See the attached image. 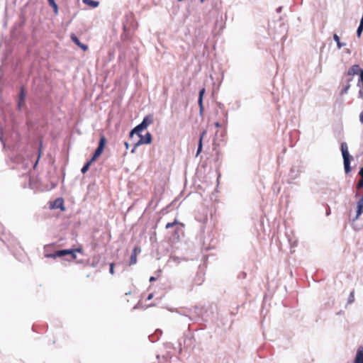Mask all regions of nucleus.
Listing matches in <instances>:
<instances>
[{"label":"nucleus","instance_id":"obj_13","mask_svg":"<svg viewBox=\"0 0 363 363\" xmlns=\"http://www.w3.org/2000/svg\"><path fill=\"white\" fill-rule=\"evenodd\" d=\"M206 134V131L203 130L200 135L199 145H198V150H197V153H196L197 155L201 152V151L202 150V146H203L202 141H203V137Z\"/></svg>","mask_w":363,"mask_h":363},{"label":"nucleus","instance_id":"obj_26","mask_svg":"<svg viewBox=\"0 0 363 363\" xmlns=\"http://www.w3.org/2000/svg\"><path fill=\"white\" fill-rule=\"evenodd\" d=\"M359 174L360 175V177L362 178H363V167L360 168L359 172Z\"/></svg>","mask_w":363,"mask_h":363},{"label":"nucleus","instance_id":"obj_23","mask_svg":"<svg viewBox=\"0 0 363 363\" xmlns=\"http://www.w3.org/2000/svg\"><path fill=\"white\" fill-rule=\"evenodd\" d=\"M40 155H41V151L40 150L39 151V154H38V159L36 160V162H35L34 165H33V169H35L37 165H38V160L40 159Z\"/></svg>","mask_w":363,"mask_h":363},{"label":"nucleus","instance_id":"obj_17","mask_svg":"<svg viewBox=\"0 0 363 363\" xmlns=\"http://www.w3.org/2000/svg\"><path fill=\"white\" fill-rule=\"evenodd\" d=\"M333 39L337 43V45L338 48H341L342 47H343L345 45V44L340 43V38L337 34L333 35Z\"/></svg>","mask_w":363,"mask_h":363},{"label":"nucleus","instance_id":"obj_31","mask_svg":"<svg viewBox=\"0 0 363 363\" xmlns=\"http://www.w3.org/2000/svg\"><path fill=\"white\" fill-rule=\"evenodd\" d=\"M155 280V278L154 277H151L150 278V281L152 282V281H154Z\"/></svg>","mask_w":363,"mask_h":363},{"label":"nucleus","instance_id":"obj_7","mask_svg":"<svg viewBox=\"0 0 363 363\" xmlns=\"http://www.w3.org/2000/svg\"><path fill=\"white\" fill-rule=\"evenodd\" d=\"M140 139L138 142L137 145L141 144H150L152 142V135L150 133H147L145 136L138 133Z\"/></svg>","mask_w":363,"mask_h":363},{"label":"nucleus","instance_id":"obj_21","mask_svg":"<svg viewBox=\"0 0 363 363\" xmlns=\"http://www.w3.org/2000/svg\"><path fill=\"white\" fill-rule=\"evenodd\" d=\"M357 189L363 188V178H362L357 183Z\"/></svg>","mask_w":363,"mask_h":363},{"label":"nucleus","instance_id":"obj_34","mask_svg":"<svg viewBox=\"0 0 363 363\" xmlns=\"http://www.w3.org/2000/svg\"><path fill=\"white\" fill-rule=\"evenodd\" d=\"M359 28H360V29H363V25L359 24Z\"/></svg>","mask_w":363,"mask_h":363},{"label":"nucleus","instance_id":"obj_30","mask_svg":"<svg viewBox=\"0 0 363 363\" xmlns=\"http://www.w3.org/2000/svg\"><path fill=\"white\" fill-rule=\"evenodd\" d=\"M52 247V245H46V246L45 247V251H48V249H49L50 247Z\"/></svg>","mask_w":363,"mask_h":363},{"label":"nucleus","instance_id":"obj_15","mask_svg":"<svg viewBox=\"0 0 363 363\" xmlns=\"http://www.w3.org/2000/svg\"><path fill=\"white\" fill-rule=\"evenodd\" d=\"M49 5L53 9L54 13L57 15L58 13V6L55 0H48Z\"/></svg>","mask_w":363,"mask_h":363},{"label":"nucleus","instance_id":"obj_9","mask_svg":"<svg viewBox=\"0 0 363 363\" xmlns=\"http://www.w3.org/2000/svg\"><path fill=\"white\" fill-rule=\"evenodd\" d=\"M70 38L82 50H83L84 51H86L88 50V46L85 44L82 43L78 39V38L74 33L71 34Z\"/></svg>","mask_w":363,"mask_h":363},{"label":"nucleus","instance_id":"obj_32","mask_svg":"<svg viewBox=\"0 0 363 363\" xmlns=\"http://www.w3.org/2000/svg\"><path fill=\"white\" fill-rule=\"evenodd\" d=\"M125 145L126 149H128V147H129V144H128V142H125Z\"/></svg>","mask_w":363,"mask_h":363},{"label":"nucleus","instance_id":"obj_18","mask_svg":"<svg viewBox=\"0 0 363 363\" xmlns=\"http://www.w3.org/2000/svg\"><path fill=\"white\" fill-rule=\"evenodd\" d=\"M25 95H26L25 91H24L23 89L22 88L21 90L20 96H19V102H18L19 107L21 106V104L24 101Z\"/></svg>","mask_w":363,"mask_h":363},{"label":"nucleus","instance_id":"obj_19","mask_svg":"<svg viewBox=\"0 0 363 363\" xmlns=\"http://www.w3.org/2000/svg\"><path fill=\"white\" fill-rule=\"evenodd\" d=\"M354 301V292L352 291L348 297V303L351 304Z\"/></svg>","mask_w":363,"mask_h":363},{"label":"nucleus","instance_id":"obj_10","mask_svg":"<svg viewBox=\"0 0 363 363\" xmlns=\"http://www.w3.org/2000/svg\"><path fill=\"white\" fill-rule=\"evenodd\" d=\"M361 71H363L360 68V67L358 65H352L349 69H348V75L354 76L355 74H360Z\"/></svg>","mask_w":363,"mask_h":363},{"label":"nucleus","instance_id":"obj_22","mask_svg":"<svg viewBox=\"0 0 363 363\" xmlns=\"http://www.w3.org/2000/svg\"><path fill=\"white\" fill-rule=\"evenodd\" d=\"M109 272L111 274H114V264L113 263H111L110 264V269H109Z\"/></svg>","mask_w":363,"mask_h":363},{"label":"nucleus","instance_id":"obj_2","mask_svg":"<svg viewBox=\"0 0 363 363\" xmlns=\"http://www.w3.org/2000/svg\"><path fill=\"white\" fill-rule=\"evenodd\" d=\"M76 252H82V248L78 247L76 249L57 250L54 253L45 254V257H48V258L55 259L57 257H64L67 255H72V258L73 259H75L77 258V256L75 254Z\"/></svg>","mask_w":363,"mask_h":363},{"label":"nucleus","instance_id":"obj_28","mask_svg":"<svg viewBox=\"0 0 363 363\" xmlns=\"http://www.w3.org/2000/svg\"><path fill=\"white\" fill-rule=\"evenodd\" d=\"M214 125L216 128H220L221 126V124L219 122H216Z\"/></svg>","mask_w":363,"mask_h":363},{"label":"nucleus","instance_id":"obj_3","mask_svg":"<svg viewBox=\"0 0 363 363\" xmlns=\"http://www.w3.org/2000/svg\"><path fill=\"white\" fill-rule=\"evenodd\" d=\"M153 123V119L151 116H145L142 123L135 127L130 133V136L132 137L134 133H138L144 129L147 128L148 125Z\"/></svg>","mask_w":363,"mask_h":363},{"label":"nucleus","instance_id":"obj_14","mask_svg":"<svg viewBox=\"0 0 363 363\" xmlns=\"http://www.w3.org/2000/svg\"><path fill=\"white\" fill-rule=\"evenodd\" d=\"M84 4L86 5L90 6L92 8H96L99 6V2L94 0H83Z\"/></svg>","mask_w":363,"mask_h":363},{"label":"nucleus","instance_id":"obj_8","mask_svg":"<svg viewBox=\"0 0 363 363\" xmlns=\"http://www.w3.org/2000/svg\"><path fill=\"white\" fill-rule=\"evenodd\" d=\"M51 208H60L62 211H65L64 201L62 198L55 199L51 204Z\"/></svg>","mask_w":363,"mask_h":363},{"label":"nucleus","instance_id":"obj_12","mask_svg":"<svg viewBox=\"0 0 363 363\" xmlns=\"http://www.w3.org/2000/svg\"><path fill=\"white\" fill-rule=\"evenodd\" d=\"M354 363H363V347L357 349Z\"/></svg>","mask_w":363,"mask_h":363},{"label":"nucleus","instance_id":"obj_35","mask_svg":"<svg viewBox=\"0 0 363 363\" xmlns=\"http://www.w3.org/2000/svg\"><path fill=\"white\" fill-rule=\"evenodd\" d=\"M205 0H201V2L203 3Z\"/></svg>","mask_w":363,"mask_h":363},{"label":"nucleus","instance_id":"obj_4","mask_svg":"<svg viewBox=\"0 0 363 363\" xmlns=\"http://www.w3.org/2000/svg\"><path fill=\"white\" fill-rule=\"evenodd\" d=\"M341 151L344 160V167L345 172L348 173L350 171V155L348 152V147L346 143H342L341 144Z\"/></svg>","mask_w":363,"mask_h":363},{"label":"nucleus","instance_id":"obj_16","mask_svg":"<svg viewBox=\"0 0 363 363\" xmlns=\"http://www.w3.org/2000/svg\"><path fill=\"white\" fill-rule=\"evenodd\" d=\"M180 225L182 227H184V225L183 223H179V222H178V220H177V219H175V220H174L173 222H172V223H167L166 224L165 228H166L167 229H169V228H171L174 227V225Z\"/></svg>","mask_w":363,"mask_h":363},{"label":"nucleus","instance_id":"obj_25","mask_svg":"<svg viewBox=\"0 0 363 363\" xmlns=\"http://www.w3.org/2000/svg\"><path fill=\"white\" fill-rule=\"evenodd\" d=\"M360 87V89L359 91V94L361 97L363 98V86H359Z\"/></svg>","mask_w":363,"mask_h":363},{"label":"nucleus","instance_id":"obj_27","mask_svg":"<svg viewBox=\"0 0 363 363\" xmlns=\"http://www.w3.org/2000/svg\"><path fill=\"white\" fill-rule=\"evenodd\" d=\"M359 120L361 123H363V111L360 113Z\"/></svg>","mask_w":363,"mask_h":363},{"label":"nucleus","instance_id":"obj_1","mask_svg":"<svg viewBox=\"0 0 363 363\" xmlns=\"http://www.w3.org/2000/svg\"><path fill=\"white\" fill-rule=\"evenodd\" d=\"M106 143V138L104 135H101L100 137L98 147L95 150L93 156L91 157V160L88 161L81 169L82 174H85L89 170L92 162L96 161L101 156L105 147Z\"/></svg>","mask_w":363,"mask_h":363},{"label":"nucleus","instance_id":"obj_29","mask_svg":"<svg viewBox=\"0 0 363 363\" xmlns=\"http://www.w3.org/2000/svg\"><path fill=\"white\" fill-rule=\"evenodd\" d=\"M152 297H153V294H149L148 296H147V300L152 299Z\"/></svg>","mask_w":363,"mask_h":363},{"label":"nucleus","instance_id":"obj_5","mask_svg":"<svg viewBox=\"0 0 363 363\" xmlns=\"http://www.w3.org/2000/svg\"><path fill=\"white\" fill-rule=\"evenodd\" d=\"M140 252H141V249L140 247L135 246L133 248V252L130 255V257L129 266L134 265L137 263V261H138L137 257H138V255L139 253H140Z\"/></svg>","mask_w":363,"mask_h":363},{"label":"nucleus","instance_id":"obj_11","mask_svg":"<svg viewBox=\"0 0 363 363\" xmlns=\"http://www.w3.org/2000/svg\"><path fill=\"white\" fill-rule=\"evenodd\" d=\"M205 91H206L205 88H202L199 91V94L198 103H199V109H200V112L201 113H202L203 111V95L205 94Z\"/></svg>","mask_w":363,"mask_h":363},{"label":"nucleus","instance_id":"obj_6","mask_svg":"<svg viewBox=\"0 0 363 363\" xmlns=\"http://www.w3.org/2000/svg\"><path fill=\"white\" fill-rule=\"evenodd\" d=\"M362 213H363V194L361 196L360 199L357 201L356 216L353 218V220H357Z\"/></svg>","mask_w":363,"mask_h":363},{"label":"nucleus","instance_id":"obj_24","mask_svg":"<svg viewBox=\"0 0 363 363\" xmlns=\"http://www.w3.org/2000/svg\"><path fill=\"white\" fill-rule=\"evenodd\" d=\"M362 30H363V29H360V28L358 27L357 30V35L358 37H360Z\"/></svg>","mask_w":363,"mask_h":363},{"label":"nucleus","instance_id":"obj_33","mask_svg":"<svg viewBox=\"0 0 363 363\" xmlns=\"http://www.w3.org/2000/svg\"><path fill=\"white\" fill-rule=\"evenodd\" d=\"M349 87H350V85H348L347 86L345 87V89L344 90L345 93L347 91V89H349Z\"/></svg>","mask_w":363,"mask_h":363},{"label":"nucleus","instance_id":"obj_20","mask_svg":"<svg viewBox=\"0 0 363 363\" xmlns=\"http://www.w3.org/2000/svg\"><path fill=\"white\" fill-rule=\"evenodd\" d=\"M358 86H363V71H361V73L359 74V79L357 82Z\"/></svg>","mask_w":363,"mask_h":363}]
</instances>
